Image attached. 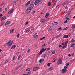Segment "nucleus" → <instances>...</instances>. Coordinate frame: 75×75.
<instances>
[{
	"mask_svg": "<svg viewBox=\"0 0 75 75\" xmlns=\"http://www.w3.org/2000/svg\"><path fill=\"white\" fill-rule=\"evenodd\" d=\"M14 29H12L10 31V33H12L13 32H14Z\"/></svg>",
	"mask_w": 75,
	"mask_h": 75,
	"instance_id": "bb28decb",
	"label": "nucleus"
},
{
	"mask_svg": "<svg viewBox=\"0 0 75 75\" xmlns=\"http://www.w3.org/2000/svg\"><path fill=\"white\" fill-rule=\"evenodd\" d=\"M10 22V21H7V22H6L5 24V25H6L7 24H9V23Z\"/></svg>",
	"mask_w": 75,
	"mask_h": 75,
	"instance_id": "6ab92c4d",
	"label": "nucleus"
},
{
	"mask_svg": "<svg viewBox=\"0 0 75 75\" xmlns=\"http://www.w3.org/2000/svg\"><path fill=\"white\" fill-rule=\"evenodd\" d=\"M57 63L59 64V65L62 64V58H60L57 62Z\"/></svg>",
	"mask_w": 75,
	"mask_h": 75,
	"instance_id": "39448f33",
	"label": "nucleus"
},
{
	"mask_svg": "<svg viewBox=\"0 0 75 75\" xmlns=\"http://www.w3.org/2000/svg\"><path fill=\"white\" fill-rule=\"evenodd\" d=\"M69 65V63H67V64L66 65L67 66H68V65Z\"/></svg>",
	"mask_w": 75,
	"mask_h": 75,
	"instance_id": "774afa93",
	"label": "nucleus"
},
{
	"mask_svg": "<svg viewBox=\"0 0 75 75\" xmlns=\"http://www.w3.org/2000/svg\"><path fill=\"white\" fill-rule=\"evenodd\" d=\"M58 24V22H55L52 23V25H57Z\"/></svg>",
	"mask_w": 75,
	"mask_h": 75,
	"instance_id": "9d476101",
	"label": "nucleus"
},
{
	"mask_svg": "<svg viewBox=\"0 0 75 75\" xmlns=\"http://www.w3.org/2000/svg\"><path fill=\"white\" fill-rule=\"evenodd\" d=\"M30 70H31V69L30 68H28L26 69V71H30Z\"/></svg>",
	"mask_w": 75,
	"mask_h": 75,
	"instance_id": "4be33fe9",
	"label": "nucleus"
},
{
	"mask_svg": "<svg viewBox=\"0 0 75 75\" xmlns=\"http://www.w3.org/2000/svg\"><path fill=\"white\" fill-rule=\"evenodd\" d=\"M8 62V61L6 60V61H5V64H7V63Z\"/></svg>",
	"mask_w": 75,
	"mask_h": 75,
	"instance_id": "49530a36",
	"label": "nucleus"
},
{
	"mask_svg": "<svg viewBox=\"0 0 75 75\" xmlns=\"http://www.w3.org/2000/svg\"><path fill=\"white\" fill-rule=\"evenodd\" d=\"M12 44H13V42L11 41V40H10L7 42L6 45H9V47H10V46H11V45Z\"/></svg>",
	"mask_w": 75,
	"mask_h": 75,
	"instance_id": "7ed1b4c3",
	"label": "nucleus"
},
{
	"mask_svg": "<svg viewBox=\"0 0 75 75\" xmlns=\"http://www.w3.org/2000/svg\"><path fill=\"white\" fill-rule=\"evenodd\" d=\"M50 64H51V63H48V64H47V66H50Z\"/></svg>",
	"mask_w": 75,
	"mask_h": 75,
	"instance_id": "09e8293b",
	"label": "nucleus"
},
{
	"mask_svg": "<svg viewBox=\"0 0 75 75\" xmlns=\"http://www.w3.org/2000/svg\"><path fill=\"white\" fill-rule=\"evenodd\" d=\"M19 37H20V34L18 33L17 34V37L18 38H19Z\"/></svg>",
	"mask_w": 75,
	"mask_h": 75,
	"instance_id": "f704fd0d",
	"label": "nucleus"
},
{
	"mask_svg": "<svg viewBox=\"0 0 75 75\" xmlns=\"http://www.w3.org/2000/svg\"><path fill=\"white\" fill-rule=\"evenodd\" d=\"M28 24V21L26 22L25 23V25H27V24Z\"/></svg>",
	"mask_w": 75,
	"mask_h": 75,
	"instance_id": "e433bc0d",
	"label": "nucleus"
},
{
	"mask_svg": "<svg viewBox=\"0 0 75 75\" xmlns=\"http://www.w3.org/2000/svg\"><path fill=\"white\" fill-rule=\"evenodd\" d=\"M44 13V12H42L40 14H43Z\"/></svg>",
	"mask_w": 75,
	"mask_h": 75,
	"instance_id": "603ef678",
	"label": "nucleus"
},
{
	"mask_svg": "<svg viewBox=\"0 0 75 75\" xmlns=\"http://www.w3.org/2000/svg\"><path fill=\"white\" fill-rule=\"evenodd\" d=\"M35 13V11H34L33 12V13L34 14Z\"/></svg>",
	"mask_w": 75,
	"mask_h": 75,
	"instance_id": "13d9d810",
	"label": "nucleus"
},
{
	"mask_svg": "<svg viewBox=\"0 0 75 75\" xmlns=\"http://www.w3.org/2000/svg\"><path fill=\"white\" fill-rule=\"evenodd\" d=\"M65 20H69V18L66 17L65 18Z\"/></svg>",
	"mask_w": 75,
	"mask_h": 75,
	"instance_id": "72a5a7b5",
	"label": "nucleus"
},
{
	"mask_svg": "<svg viewBox=\"0 0 75 75\" xmlns=\"http://www.w3.org/2000/svg\"><path fill=\"white\" fill-rule=\"evenodd\" d=\"M49 49H50V48H48L46 50V51H49Z\"/></svg>",
	"mask_w": 75,
	"mask_h": 75,
	"instance_id": "680f3d73",
	"label": "nucleus"
},
{
	"mask_svg": "<svg viewBox=\"0 0 75 75\" xmlns=\"http://www.w3.org/2000/svg\"><path fill=\"white\" fill-rule=\"evenodd\" d=\"M39 62H40V63H42V62H44V59H40L39 60Z\"/></svg>",
	"mask_w": 75,
	"mask_h": 75,
	"instance_id": "f8f14e48",
	"label": "nucleus"
},
{
	"mask_svg": "<svg viewBox=\"0 0 75 75\" xmlns=\"http://www.w3.org/2000/svg\"><path fill=\"white\" fill-rule=\"evenodd\" d=\"M58 35H57V36H56L55 37V38H56V39H57V38H58Z\"/></svg>",
	"mask_w": 75,
	"mask_h": 75,
	"instance_id": "052dcab7",
	"label": "nucleus"
},
{
	"mask_svg": "<svg viewBox=\"0 0 75 75\" xmlns=\"http://www.w3.org/2000/svg\"><path fill=\"white\" fill-rule=\"evenodd\" d=\"M30 49H29L28 51L27 52V53H29L30 52Z\"/></svg>",
	"mask_w": 75,
	"mask_h": 75,
	"instance_id": "4c0bfd02",
	"label": "nucleus"
},
{
	"mask_svg": "<svg viewBox=\"0 0 75 75\" xmlns=\"http://www.w3.org/2000/svg\"><path fill=\"white\" fill-rule=\"evenodd\" d=\"M61 34H60L58 35H57V36H58L59 37H60V36H61Z\"/></svg>",
	"mask_w": 75,
	"mask_h": 75,
	"instance_id": "4d7b16f0",
	"label": "nucleus"
},
{
	"mask_svg": "<svg viewBox=\"0 0 75 75\" xmlns=\"http://www.w3.org/2000/svg\"><path fill=\"white\" fill-rule=\"evenodd\" d=\"M59 48H62V45H59Z\"/></svg>",
	"mask_w": 75,
	"mask_h": 75,
	"instance_id": "6e6d98bb",
	"label": "nucleus"
},
{
	"mask_svg": "<svg viewBox=\"0 0 75 75\" xmlns=\"http://www.w3.org/2000/svg\"><path fill=\"white\" fill-rule=\"evenodd\" d=\"M33 7H34V5H33V4H31L30 5V6L29 8H30V9H33Z\"/></svg>",
	"mask_w": 75,
	"mask_h": 75,
	"instance_id": "6e6552de",
	"label": "nucleus"
},
{
	"mask_svg": "<svg viewBox=\"0 0 75 75\" xmlns=\"http://www.w3.org/2000/svg\"><path fill=\"white\" fill-rule=\"evenodd\" d=\"M6 17L5 16H4L2 18L1 21H2V20H4L6 19Z\"/></svg>",
	"mask_w": 75,
	"mask_h": 75,
	"instance_id": "dca6fc26",
	"label": "nucleus"
},
{
	"mask_svg": "<svg viewBox=\"0 0 75 75\" xmlns=\"http://www.w3.org/2000/svg\"><path fill=\"white\" fill-rule=\"evenodd\" d=\"M13 11H14V9L12 8L9 11L8 14H11V13H13Z\"/></svg>",
	"mask_w": 75,
	"mask_h": 75,
	"instance_id": "0eeeda50",
	"label": "nucleus"
},
{
	"mask_svg": "<svg viewBox=\"0 0 75 75\" xmlns=\"http://www.w3.org/2000/svg\"><path fill=\"white\" fill-rule=\"evenodd\" d=\"M68 41H66L64 43V44L65 45H67V44H68Z\"/></svg>",
	"mask_w": 75,
	"mask_h": 75,
	"instance_id": "cd10ccee",
	"label": "nucleus"
},
{
	"mask_svg": "<svg viewBox=\"0 0 75 75\" xmlns=\"http://www.w3.org/2000/svg\"><path fill=\"white\" fill-rule=\"evenodd\" d=\"M45 37H43L41 38H40V40L41 41V40H44V39H45Z\"/></svg>",
	"mask_w": 75,
	"mask_h": 75,
	"instance_id": "aec40b11",
	"label": "nucleus"
},
{
	"mask_svg": "<svg viewBox=\"0 0 75 75\" xmlns=\"http://www.w3.org/2000/svg\"><path fill=\"white\" fill-rule=\"evenodd\" d=\"M31 29V30L32 31H34V28H32Z\"/></svg>",
	"mask_w": 75,
	"mask_h": 75,
	"instance_id": "79ce46f5",
	"label": "nucleus"
},
{
	"mask_svg": "<svg viewBox=\"0 0 75 75\" xmlns=\"http://www.w3.org/2000/svg\"><path fill=\"white\" fill-rule=\"evenodd\" d=\"M71 33H70L68 34V35L69 36V37H70V36H71Z\"/></svg>",
	"mask_w": 75,
	"mask_h": 75,
	"instance_id": "ea45409f",
	"label": "nucleus"
},
{
	"mask_svg": "<svg viewBox=\"0 0 75 75\" xmlns=\"http://www.w3.org/2000/svg\"><path fill=\"white\" fill-rule=\"evenodd\" d=\"M68 4V1H65L64 4H62V6H65Z\"/></svg>",
	"mask_w": 75,
	"mask_h": 75,
	"instance_id": "f3484780",
	"label": "nucleus"
},
{
	"mask_svg": "<svg viewBox=\"0 0 75 75\" xmlns=\"http://www.w3.org/2000/svg\"><path fill=\"white\" fill-rule=\"evenodd\" d=\"M15 48L16 45H14L11 47V49H12V50H14V49Z\"/></svg>",
	"mask_w": 75,
	"mask_h": 75,
	"instance_id": "a211bd4d",
	"label": "nucleus"
},
{
	"mask_svg": "<svg viewBox=\"0 0 75 75\" xmlns=\"http://www.w3.org/2000/svg\"><path fill=\"white\" fill-rule=\"evenodd\" d=\"M39 2H41L42 3V0H36L34 3L35 5H37L38 3H39Z\"/></svg>",
	"mask_w": 75,
	"mask_h": 75,
	"instance_id": "f03ea898",
	"label": "nucleus"
},
{
	"mask_svg": "<svg viewBox=\"0 0 75 75\" xmlns=\"http://www.w3.org/2000/svg\"><path fill=\"white\" fill-rule=\"evenodd\" d=\"M48 4L49 6H50V5L51 4V3L50 2H48Z\"/></svg>",
	"mask_w": 75,
	"mask_h": 75,
	"instance_id": "a878e982",
	"label": "nucleus"
},
{
	"mask_svg": "<svg viewBox=\"0 0 75 75\" xmlns=\"http://www.w3.org/2000/svg\"><path fill=\"white\" fill-rule=\"evenodd\" d=\"M75 28V25H73L72 26V28L73 29H74V28Z\"/></svg>",
	"mask_w": 75,
	"mask_h": 75,
	"instance_id": "7c9ffc66",
	"label": "nucleus"
},
{
	"mask_svg": "<svg viewBox=\"0 0 75 75\" xmlns=\"http://www.w3.org/2000/svg\"><path fill=\"white\" fill-rule=\"evenodd\" d=\"M67 68V66H64V68L65 69H66V68Z\"/></svg>",
	"mask_w": 75,
	"mask_h": 75,
	"instance_id": "338daca9",
	"label": "nucleus"
},
{
	"mask_svg": "<svg viewBox=\"0 0 75 75\" xmlns=\"http://www.w3.org/2000/svg\"><path fill=\"white\" fill-rule=\"evenodd\" d=\"M4 3H2V4L1 5V6H3V5H4Z\"/></svg>",
	"mask_w": 75,
	"mask_h": 75,
	"instance_id": "864d4df0",
	"label": "nucleus"
},
{
	"mask_svg": "<svg viewBox=\"0 0 75 75\" xmlns=\"http://www.w3.org/2000/svg\"><path fill=\"white\" fill-rule=\"evenodd\" d=\"M74 41V39H72L71 41H70V42H73V41Z\"/></svg>",
	"mask_w": 75,
	"mask_h": 75,
	"instance_id": "3c124183",
	"label": "nucleus"
},
{
	"mask_svg": "<svg viewBox=\"0 0 75 75\" xmlns=\"http://www.w3.org/2000/svg\"><path fill=\"white\" fill-rule=\"evenodd\" d=\"M64 23H67V20H66L65 21H64Z\"/></svg>",
	"mask_w": 75,
	"mask_h": 75,
	"instance_id": "0e129e2a",
	"label": "nucleus"
},
{
	"mask_svg": "<svg viewBox=\"0 0 75 75\" xmlns=\"http://www.w3.org/2000/svg\"><path fill=\"white\" fill-rule=\"evenodd\" d=\"M55 2L54 3L53 7H55Z\"/></svg>",
	"mask_w": 75,
	"mask_h": 75,
	"instance_id": "de8ad7c7",
	"label": "nucleus"
},
{
	"mask_svg": "<svg viewBox=\"0 0 75 75\" xmlns=\"http://www.w3.org/2000/svg\"><path fill=\"white\" fill-rule=\"evenodd\" d=\"M49 69L50 70V71H52V67H50L49 68Z\"/></svg>",
	"mask_w": 75,
	"mask_h": 75,
	"instance_id": "c9c22d12",
	"label": "nucleus"
},
{
	"mask_svg": "<svg viewBox=\"0 0 75 75\" xmlns=\"http://www.w3.org/2000/svg\"><path fill=\"white\" fill-rule=\"evenodd\" d=\"M30 31V29L29 28H27L25 30V33H28Z\"/></svg>",
	"mask_w": 75,
	"mask_h": 75,
	"instance_id": "423d86ee",
	"label": "nucleus"
},
{
	"mask_svg": "<svg viewBox=\"0 0 75 75\" xmlns=\"http://www.w3.org/2000/svg\"><path fill=\"white\" fill-rule=\"evenodd\" d=\"M20 58H21V55L19 56L18 57V60H19V59H20Z\"/></svg>",
	"mask_w": 75,
	"mask_h": 75,
	"instance_id": "c03bdc74",
	"label": "nucleus"
},
{
	"mask_svg": "<svg viewBox=\"0 0 75 75\" xmlns=\"http://www.w3.org/2000/svg\"><path fill=\"white\" fill-rule=\"evenodd\" d=\"M46 48H45L44 49V48H42L41 50V51L39 52L38 53V54L39 55H41L42 54V52L46 50Z\"/></svg>",
	"mask_w": 75,
	"mask_h": 75,
	"instance_id": "f257e3e1",
	"label": "nucleus"
},
{
	"mask_svg": "<svg viewBox=\"0 0 75 75\" xmlns=\"http://www.w3.org/2000/svg\"><path fill=\"white\" fill-rule=\"evenodd\" d=\"M2 10L3 9H2V8H0V13L1 12V11H2Z\"/></svg>",
	"mask_w": 75,
	"mask_h": 75,
	"instance_id": "8fccbe9b",
	"label": "nucleus"
},
{
	"mask_svg": "<svg viewBox=\"0 0 75 75\" xmlns=\"http://www.w3.org/2000/svg\"><path fill=\"white\" fill-rule=\"evenodd\" d=\"M64 38H68V35H64L63 36Z\"/></svg>",
	"mask_w": 75,
	"mask_h": 75,
	"instance_id": "4468645a",
	"label": "nucleus"
},
{
	"mask_svg": "<svg viewBox=\"0 0 75 75\" xmlns=\"http://www.w3.org/2000/svg\"><path fill=\"white\" fill-rule=\"evenodd\" d=\"M45 46H46V45H45V44H44L42 45V47H45Z\"/></svg>",
	"mask_w": 75,
	"mask_h": 75,
	"instance_id": "a18cd8bd",
	"label": "nucleus"
},
{
	"mask_svg": "<svg viewBox=\"0 0 75 75\" xmlns=\"http://www.w3.org/2000/svg\"><path fill=\"white\" fill-rule=\"evenodd\" d=\"M67 29H68V27H66L64 28L63 29V31H64V30H67Z\"/></svg>",
	"mask_w": 75,
	"mask_h": 75,
	"instance_id": "c756f323",
	"label": "nucleus"
},
{
	"mask_svg": "<svg viewBox=\"0 0 75 75\" xmlns=\"http://www.w3.org/2000/svg\"><path fill=\"white\" fill-rule=\"evenodd\" d=\"M71 14V11H69L67 14V15H70Z\"/></svg>",
	"mask_w": 75,
	"mask_h": 75,
	"instance_id": "b1692460",
	"label": "nucleus"
},
{
	"mask_svg": "<svg viewBox=\"0 0 75 75\" xmlns=\"http://www.w3.org/2000/svg\"><path fill=\"white\" fill-rule=\"evenodd\" d=\"M59 30H62V28L61 27H60L58 28Z\"/></svg>",
	"mask_w": 75,
	"mask_h": 75,
	"instance_id": "473e14b6",
	"label": "nucleus"
},
{
	"mask_svg": "<svg viewBox=\"0 0 75 75\" xmlns=\"http://www.w3.org/2000/svg\"><path fill=\"white\" fill-rule=\"evenodd\" d=\"M18 0H17L16 1H14V3H16V2L17 1H18Z\"/></svg>",
	"mask_w": 75,
	"mask_h": 75,
	"instance_id": "e2e57ef3",
	"label": "nucleus"
},
{
	"mask_svg": "<svg viewBox=\"0 0 75 75\" xmlns=\"http://www.w3.org/2000/svg\"><path fill=\"white\" fill-rule=\"evenodd\" d=\"M62 73H64V72H65L66 71H67V70H66V69H63L62 70Z\"/></svg>",
	"mask_w": 75,
	"mask_h": 75,
	"instance_id": "2eb2a0df",
	"label": "nucleus"
},
{
	"mask_svg": "<svg viewBox=\"0 0 75 75\" xmlns=\"http://www.w3.org/2000/svg\"><path fill=\"white\" fill-rule=\"evenodd\" d=\"M31 9L29 8L27 9L26 10V13L27 14H29V13H30V12H31Z\"/></svg>",
	"mask_w": 75,
	"mask_h": 75,
	"instance_id": "20e7f679",
	"label": "nucleus"
},
{
	"mask_svg": "<svg viewBox=\"0 0 75 75\" xmlns=\"http://www.w3.org/2000/svg\"><path fill=\"white\" fill-rule=\"evenodd\" d=\"M1 16H3V15L1 13V14H0V17Z\"/></svg>",
	"mask_w": 75,
	"mask_h": 75,
	"instance_id": "69168bd1",
	"label": "nucleus"
},
{
	"mask_svg": "<svg viewBox=\"0 0 75 75\" xmlns=\"http://www.w3.org/2000/svg\"><path fill=\"white\" fill-rule=\"evenodd\" d=\"M30 1H28V2H27L26 3V5L28 6V4H30Z\"/></svg>",
	"mask_w": 75,
	"mask_h": 75,
	"instance_id": "5701e85b",
	"label": "nucleus"
},
{
	"mask_svg": "<svg viewBox=\"0 0 75 75\" xmlns=\"http://www.w3.org/2000/svg\"><path fill=\"white\" fill-rule=\"evenodd\" d=\"M33 37L35 38H37L38 37V35H37V33H35L34 34Z\"/></svg>",
	"mask_w": 75,
	"mask_h": 75,
	"instance_id": "ddd939ff",
	"label": "nucleus"
},
{
	"mask_svg": "<svg viewBox=\"0 0 75 75\" xmlns=\"http://www.w3.org/2000/svg\"><path fill=\"white\" fill-rule=\"evenodd\" d=\"M28 74H31V72L30 71H29L28 72Z\"/></svg>",
	"mask_w": 75,
	"mask_h": 75,
	"instance_id": "5fc2aeb1",
	"label": "nucleus"
},
{
	"mask_svg": "<svg viewBox=\"0 0 75 75\" xmlns=\"http://www.w3.org/2000/svg\"><path fill=\"white\" fill-rule=\"evenodd\" d=\"M67 46V45H65L63 46L62 47L63 48H63H64L65 47H66Z\"/></svg>",
	"mask_w": 75,
	"mask_h": 75,
	"instance_id": "37998d69",
	"label": "nucleus"
},
{
	"mask_svg": "<svg viewBox=\"0 0 75 75\" xmlns=\"http://www.w3.org/2000/svg\"><path fill=\"white\" fill-rule=\"evenodd\" d=\"M52 30V27L51 26L50 27L49 29H48L49 31H51V30Z\"/></svg>",
	"mask_w": 75,
	"mask_h": 75,
	"instance_id": "412c9836",
	"label": "nucleus"
},
{
	"mask_svg": "<svg viewBox=\"0 0 75 75\" xmlns=\"http://www.w3.org/2000/svg\"><path fill=\"white\" fill-rule=\"evenodd\" d=\"M55 51H53L52 52V54H55Z\"/></svg>",
	"mask_w": 75,
	"mask_h": 75,
	"instance_id": "58836bf2",
	"label": "nucleus"
},
{
	"mask_svg": "<svg viewBox=\"0 0 75 75\" xmlns=\"http://www.w3.org/2000/svg\"><path fill=\"white\" fill-rule=\"evenodd\" d=\"M39 68L38 67H35L34 68H33V71H36L37 70H38V69Z\"/></svg>",
	"mask_w": 75,
	"mask_h": 75,
	"instance_id": "9b49d317",
	"label": "nucleus"
},
{
	"mask_svg": "<svg viewBox=\"0 0 75 75\" xmlns=\"http://www.w3.org/2000/svg\"><path fill=\"white\" fill-rule=\"evenodd\" d=\"M40 22H41V23H45V19L44 18L42 19L41 20Z\"/></svg>",
	"mask_w": 75,
	"mask_h": 75,
	"instance_id": "1a4fd4ad",
	"label": "nucleus"
},
{
	"mask_svg": "<svg viewBox=\"0 0 75 75\" xmlns=\"http://www.w3.org/2000/svg\"><path fill=\"white\" fill-rule=\"evenodd\" d=\"M4 24V22H3V23H2L1 24L0 26H2V25H3Z\"/></svg>",
	"mask_w": 75,
	"mask_h": 75,
	"instance_id": "a19ab883",
	"label": "nucleus"
},
{
	"mask_svg": "<svg viewBox=\"0 0 75 75\" xmlns=\"http://www.w3.org/2000/svg\"><path fill=\"white\" fill-rule=\"evenodd\" d=\"M15 59H16V57L14 56L13 57V58H12V60H15Z\"/></svg>",
	"mask_w": 75,
	"mask_h": 75,
	"instance_id": "2f4dec72",
	"label": "nucleus"
},
{
	"mask_svg": "<svg viewBox=\"0 0 75 75\" xmlns=\"http://www.w3.org/2000/svg\"><path fill=\"white\" fill-rule=\"evenodd\" d=\"M48 16H49V13H47L46 14V16H45V17H46V18H47V17H48Z\"/></svg>",
	"mask_w": 75,
	"mask_h": 75,
	"instance_id": "393cba45",
	"label": "nucleus"
},
{
	"mask_svg": "<svg viewBox=\"0 0 75 75\" xmlns=\"http://www.w3.org/2000/svg\"><path fill=\"white\" fill-rule=\"evenodd\" d=\"M65 44V42H64L63 43H62V45H64Z\"/></svg>",
	"mask_w": 75,
	"mask_h": 75,
	"instance_id": "bf43d9fd",
	"label": "nucleus"
},
{
	"mask_svg": "<svg viewBox=\"0 0 75 75\" xmlns=\"http://www.w3.org/2000/svg\"><path fill=\"white\" fill-rule=\"evenodd\" d=\"M75 45L74 43H73L71 44V45L70 47H74V45Z\"/></svg>",
	"mask_w": 75,
	"mask_h": 75,
	"instance_id": "c85d7f7f",
	"label": "nucleus"
}]
</instances>
